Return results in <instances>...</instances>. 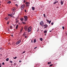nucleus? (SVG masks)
Returning <instances> with one entry per match:
<instances>
[{
	"label": "nucleus",
	"instance_id": "f257e3e1",
	"mask_svg": "<svg viewBox=\"0 0 67 67\" xmlns=\"http://www.w3.org/2000/svg\"><path fill=\"white\" fill-rule=\"evenodd\" d=\"M25 4H26V7L27 8H29V6H30V3H29V2H26L25 3Z\"/></svg>",
	"mask_w": 67,
	"mask_h": 67
},
{
	"label": "nucleus",
	"instance_id": "f03ea898",
	"mask_svg": "<svg viewBox=\"0 0 67 67\" xmlns=\"http://www.w3.org/2000/svg\"><path fill=\"white\" fill-rule=\"evenodd\" d=\"M24 21L25 22H26L27 21V18H28L27 16H24Z\"/></svg>",
	"mask_w": 67,
	"mask_h": 67
},
{
	"label": "nucleus",
	"instance_id": "7ed1b4c3",
	"mask_svg": "<svg viewBox=\"0 0 67 67\" xmlns=\"http://www.w3.org/2000/svg\"><path fill=\"white\" fill-rule=\"evenodd\" d=\"M40 25L42 26V27L44 26V22L43 21H41L40 23Z\"/></svg>",
	"mask_w": 67,
	"mask_h": 67
},
{
	"label": "nucleus",
	"instance_id": "20e7f679",
	"mask_svg": "<svg viewBox=\"0 0 67 67\" xmlns=\"http://www.w3.org/2000/svg\"><path fill=\"white\" fill-rule=\"evenodd\" d=\"M31 29H32V27H30L28 28L27 30L28 32H30L31 31Z\"/></svg>",
	"mask_w": 67,
	"mask_h": 67
},
{
	"label": "nucleus",
	"instance_id": "39448f33",
	"mask_svg": "<svg viewBox=\"0 0 67 67\" xmlns=\"http://www.w3.org/2000/svg\"><path fill=\"white\" fill-rule=\"evenodd\" d=\"M25 7V4H23L21 7V10H23Z\"/></svg>",
	"mask_w": 67,
	"mask_h": 67
},
{
	"label": "nucleus",
	"instance_id": "423d86ee",
	"mask_svg": "<svg viewBox=\"0 0 67 67\" xmlns=\"http://www.w3.org/2000/svg\"><path fill=\"white\" fill-rule=\"evenodd\" d=\"M16 10V8L15 7H14L12 9V11H15V10Z\"/></svg>",
	"mask_w": 67,
	"mask_h": 67
},
{
	"label": "nucleus",
	"instance_id": "0eeeda50",
	"mask_svg": "<svg viewBox=\"0 0 67 67\" xmlns=\"http://www.w3.org/2000/svg\"><path fill=\"white\" fill-rule=\"evenodd\" d=\"M21 40H19V41H18L17 42H16V45H18L19 44V43H20V42H21Z\"/></svg>",
	"mask_w": 67,
	"mask_h": 67
},
{
	"label": "nucleus",
	"instance_id": "6e6552de",
	"mask_svg": "<svg viewBox=\"0 0 67 67\" xmlns=\"http://www.w3.org/2000/svg\"><path fill=\"white\" fill-rule=\"evenodd\" d=\"M17 19H18L17 18H16V19H15L16 23H18V21H19V20Z\"/></svg>",
	"mask_w": 67,
	"mask_h": 67
},
{
	"label": "nucleus",
	"instance_id": "1a4fd4ad",
	"mask_svg": "<svg viewBox=\"0 0 67 67\" xmlns=\"http://www.w3.org/2000/svg\"><path fill=\"white\" fill-rule=\"evenodd\" d=\"M44 26H45L44 28H45L46 27H47L48 26V25L47 24H45L44 25Z\"/></svg>",
	"mask_w": 67,
	"mask_h": 67
},
{
	"label": "nucleus",
	"instance_id": "9d476101",
	"mask_svg": "<svg viewBox=\"0 0 67 67\" xmlns=\"http://www.w3.org/2000/svg\"><path fill=\"white\" fill-rule=\"evenodd\" d=\"M20 20L21 21H23V20H24V19L23 18H21L20 19Z\"/></svg>",
	"mask_w": 67,
	"mask_h": 67
},
{
	"label": "nucleus",
	"instance_id": "9b49d317",
	"mask_svg": "<svg viewBox=\"0 0 67 67\" xmlns=\"http://www.w3.org/2000/svg\"><path fill=\"white\" fill-rule=\"evenodd\" d=\"M24 27V29H26V28H28V26L27 25H26V26H25Z\"/></svg>",
	"mask_w": 67,
	"mask_h": 67
},
{
	"label": "nucleus",
	"instance_id": "f8f14e48",
	"mask_svg": "<svg viewBox=\"0 0 67 67\" xmlns=\"http://www.w3.org/2000/svg\"><path fill=\"white\" fill-rule=\"evenodd\" d=\"M32 9L33 11H34V10H35V8L34 7H32Z\"/></svg>",
	"mask_w": 67,
	"mask_h": 67
},
{
	"label": "nucleus",
	"instance_id": "ddd939ff",
	"mask_svg": "<svg viewBox=\"0 0 67 67\" xmlns=\"http://www.w3.org/2000/svg\"><path fill=\"white\" fill-rule=\"evenodd\" d=\"M36 39H35L34 41V43H36Z\"/></svg>",
	"mask_w": 67,
	"mask_h": 67
},
{
	"label": "nucleus",
	"instance_id": "4468645a",
	"mask_svg": "<svg viewBox=\"0 0 67 67\" xmlns=\"http://www.w3.org/2000/svg\"><path fill=\"white\" fill-rule=\"evenodd\" d=\"M60 3L61 5H63V1H61L60 2Z\"/></svg>",
	"mask_w": 67,
	"mask_h": 67
},
{
	"label": "nucleus",
	"instance_id": "2eb2a0df",
	"mask_svg": "<svg viewBox=\"0 0 67 67\" xmlns=\"http://www.w3.org/2000/svg\"><path fill=\"white\" fill-rule=\"evenodd\" d=\"M11 3V2L10 1H9L7 2V3H9V4H10Z\"/></svg>",
	"mask_w": 67,
	"mask_h": 67
},
{
	"label": "nucleus",
	"instance_id": "dca6fc26",
	"mask_svg": "<svg viewBox=\"0 0 67 67\" xmlns=\"http://www.w3.org/2000/svg\"><path fill=\"white\" fill-rule=\"evenodd\" d=\"M4 19H5V20H7H7H8V18L6 17V18H5Z\"/></svg>",
	"mask_w": 67,
	"mask_h": 67
},
{
	"label": "nucleus",
	"instance_id": "f3484780",
	"mask_svg": "<svg viewBox=\"0 0 67 67\" xmlns=\"http://www.w3.org/2000/svg\"><path fill=\"white\" fill-rule=\"evenodd\" d=\"M40 39L41 41H43V38H40Z\"/></svg>",
	"mask_w": 67,
	"mask_h": 67
},
{
	"label": "nucleus",
	"instance_id": "a211bd4d",
	"mask_svg": "<svg viewBox=\"0 0 67 67\" xmlns=\"http://www.w3.org/2000/svg\"><path fill=\"white\" fill-rule=\"evenodd\" d=\"M18 27V25H17L16 27V29H17Z\"/></svg>",
	"mask_w": 67,
	"mask_h": 67
},
{
	"label": "nucleus",
	"instance_id": "6ab92c4d",
	"mask_svg": "<svg viewBox=\"0 0 67 67\" xmlns=\"http://www.w3.org/2000/svg\"><path fill=\"white\" fill-rule=\"evenodd\" d=\"M44 33L45 34H46V33H47V30L44 31Z\"/></svg>",
	"mask_w": 67,
	"mask_h": 67
},
{
	"label": "nucleus",
	"instance_id": "aec40b11",
	"mask_svg": "<svg viewBox=\"0 0 67 67\" xmlns=\"http://www.w3.org/2000/svg\"><path fill=\"white\" fill-rule=\"evenodd\" d=\"M8 16H10L11 17L12 16V15H11L10 14H8Z\"/></svg>",
	"mask_w": 67,
	"mask_h": 67
},
{
	"label": "nucleus",
	"instance_id": "412c9836",
	"mask_svg": "<svg viewBox=\"0 0 67 67\" xmlns=\"http://www.w3.org/2000/svg\"><path fill=\"white\" fill-rule=\"evenodd\" d=\"M14 13H12V14H11V15H12V16L14 15Z\"/></svg>",
	"mask_w": 67,
	"mask_h": 67
},
{
	"label": "nucleus",
	"instance_id": "4be33fe9",
	"mask_svg": "<svg viewBox=\"0 0 67 67\" xmlns=\"http://www.w3.org/2000/svg\"><path fill=\"white\" fill-rule=\"evenodd\" d=\"M28 29V28H26L25 29V31H27Z\"/></svg>",
	"mask_w": 67,
	"mask_h": 67
},
{
	"label": "nucleus",
	"instance_id": "5701e85b",
	"mask_svg": "<svg viewBox=\"0 0 67 67\" xmlns=\"http://www.w3.org/2000/svg\"><path fill=\"white\" fill-rule=\"evenodd\" d=\"M6 60V61H8L9 60V58H7Z\"/></svg>",
	"mask_w": 67,
	"mask_h": 67
},
{
	"label": "nucleus",
	"instance_id": "b1692460",
	"mask_svg": "<svg viewBox=\"0 0 67 67\" xmlns=\"http://www.w3.org/2000/svg\"><path fill=\"white\" fill-rule=\"evenodd\" d=\"M25 38H27V36H25Z\"/></svg>",
	"mask_w": 67,
	"mask_h": 67
},
{
	"label": "nucleus",
	"instance_id": "393cba45",
	"mask_svg": "<svg viewBox=\"0 0 67 67\" xmlns=\"http://www.w3.org/2000/svg\"><path fill=\"white\" fill-rule=\"evenodd\" d=\"M23 27H22L21 28V30H23Z\"/></svg>",
	"mask_w": 67,
	"mask_h": 67
},
{
	"label": "nucleus",
	"instance_id": "a878e982",
	"mask_svg": "<svg viewBox=\"0 0 67 67\" xmlns=\"http://www.w3.org/2000/svg\"><path fill=\"white\" fill-rule=\"evenodd\" d=\"M22 23H23V24H26L24 22H22Z\"/></svg>",
	"mask_w": 67,
	"mask_h": 67
},
{
	"label": "nucleus",
	"instance_id": "bb28decb",
	"mask_svg": "<svg viewBox=\"0 0 67 67\" xmlns=\"http://www.w3.org/2000/svg\"><path fill=\"white\" fill-rule=\"evenodd\" d=\"M17 58V57H15V58L13 57L14 59H16Z\"/></svg>",
	"mask_w": 67,
	"mask_h": 67
},
{
	"label": "nucleus",
	"instance_id": "cd10ccee",
	"mask_svg": "<svg viewBox=\"0 0 67 67\" xmlns=\"http://www.w3.org/2000/svg\"><path fill=\"white\" fill-rule=\"evenodd\" d=\"M43 16H44V18H46V16L45 15V14H43Z\"/></svg>",
	"mask_w": 67,
	"mask_h": 67
},
{
	"label": "nucleus",
	"instance_id": "c85d7f7f",
	"mask_svg": "<svg viewBox=\"0 0 67 67\" xmlns=\"http://www.w3.org/2000/svg\"><path fill=\"white\" fill-rule=\"evenodd\" d=\"M13 16L12 15V16H11V17H12L13 18H14V19H15V17L14 16Z\"/></svg>",
	"mask_w": 67,
	"mask_h": 67
},
{
	"label": "nucleus",
	"instance_id": "c756f323",
	"mask_svg": "<svg viewBox=\"0 0 67 67\" xmlns=\"http://www.w3.org/2000/svg\"><path fill=\"white\" fill-rule=\"evenodd\" d=\"M56 3V2H54L53 4H55Z\"/></svg>",
	"mask_w": 67,
	"mask_h": 67
},
{
	"label": "nucleus",
	"instance_id": "7c9ffc66",
	"mask_svg": "<svg viewBox=\"0 0 67 67\" xmlns=\"http://www.w3.org/2000/svg\"><path fill=\"white\" fill-rule=\"evenodd\" d=\"M49 22V24H50V23H51V21L50 20Z\"/></svg>",
	"mask_w": 67,
	"mask_h": 67
},
{
	"label": "nucleus",
	"instance_id": "2f4dec72",
	"mask_svg": "<svg viewBox=\"0 0 67 67\" xmlns=\"http://www.w3.org/2000/svg\"><path fill=\"white\" fill-rule=\"evenodd\" d=\"M23 35H25V32H24V34H23Z\"/></svg>",
	"mask_w": 67,
	"mask_h": 67
},
{
	"label": "nucleus",
	"instance_id": "473e14b6",
	"mask_svg": "<svg viewBox=\"0 0 67 67\" xmlns=\"http://www.w3.org/2000/svg\"><path fill=\"white\" fill-rule=\"evenodd\" d=\"M10 29H12V26H10Z\"/></svg>",
	"mask_w": 67,
	"mask_h": 67
},
{
	"label": "nucleus",
	"instance_id": "72a5a7b5",
	"mask_svg": "<svg viewBox=\"0 0 67 67\" xmlns=\"http://www.w3.org/2000/svg\"><path fill=\"white\" fill-rule=\"evenodd\" d=\"M14 65H16V63H14Z\"/></svg>",
	"mask_w": 67,
	"mask_h": 67
},
{
	"label": "nucleus",
	"instance_id": "f704fd0d",
	"mask_svg": "<svg viewBox=\"0 0 67 67\" xmlns=\"http://www.w3.org/2000/svg\"><path fill=\"white\" fill-rule=\"evenodd\" d=\"M24 11L25 12H26V9H25Z\"/></svg>",
	"mask_w": 67,
	"mask_h": 67
},
{
	"label": "nucleus",
	"instance_id": "c9c22d12",
	"mask_svg": "<svg viewBox=\"0 0 67 67\" xmlns=\"http://www.w3.org/2000/svg\"><path fill=\"white\" fill-rule=\"evenodd\" d=\"M53 24H54V23L53 22L51 23V25H53Z\"/></svg>",
	"mask_w": 67,
	"mask_h": 67
},
{
	"label": "nucleus",
	"instance_id": "e433bc0d",
	"mask_svg": "<svg viewBox=\"0 0 67 67\" xmlns=\"http://www.w3.org/2000/svg\"><path fill=\"white\" fill-rule=\"evenodd\" d=\"M16 5L17 7H18V5L17 4H16Z\"/></svg>",
	"mask_w": 67,
	"mask_h": 67
},
{
	"label": "nucleus",
	"instance_id": "4c0bfd02",
	"mask_svg": "<svg viewBox=\"0 0 67 67\" xmlns=\"http://www.w3.org/2000/svg\"><path fill=\"white\" fill-rule=\"evenodd\" d=\"M53 66V64H51L49 66L51 67V66Z\"/></svg>",
	"mask_w": 67,
	"mask_h": 67
},
{
	"label": "nucleus",
	"instance_id": "58836bf2",
	"mask_svg": "<svg viewBox=\"0 0 67 67\" xmlns=\"http://www.w3.org/2000/svg\"><path fill=\"white\" fill-rule=\"evenodd\" d=\"M62 28L63 30H64V26L62 27Z\"/></svg>",
	"mask_w": 67,
	"mask_h": 67
},
{
	"label": "nucleus",
	"instance_id": "ea45409f",
	"mask_svg": "<svg viewBox=\"0 0 67 67\" xmlns=\"http://www.w3.org/2000/svg\"><path fill=\"white\" fill-rule=\"evenodd\" d=\"M10 62L11 63H13L12 61H10Z\"/></svg>",
	"mask_w": 67,
	"mask_h": 67
},
{
	"label": "nucleus",
	"instance_id": "a19ab883",
	"mask_svg": "<svg viewBox=\"0 0 67 67\" xmlns=\"http://www.w3.org/2000/svg\"><path fill=\"white\" fill-rule=\"evenodd\" d=\"M25 53V51H24L23 52V53Z\"/></svg>",
	"mask_w": 67,
	"mask_h": 67
},
{
	"label": "nucleus",
	"instance_id": "79ce46f5",
	"mask_svg": "<svg viewBox=\"0 0 67 67\" xmlns=\"http://www.w3.org/2000/svg\"><path fill=\"white\" fill-rule=\"evenodd\" d=\"M37 47H35L34 48V49H36V48H37Z\"/></svg>",
	"mask_w": 67,
	"mask_h": 67
},
{
	"label": "nucleus",
	"instance_id": "37998d69",
	"mask_svg": "<svg viewBox=\"0 0 67 67\" xmlns=\"http://www.w3.org/2000/svg\"><path fill=\"white\" fill-rule=\"evenodd\" d=\"M9 21H8V22L7 23V24H8H8H9Z\"/></svg>",
	"mask_w": 67,
	"mask_h": 67
},
{
	"label": "nucleus",
	"instance_id": "c03bdc74",
	"mask_svg": "<svg viewBox=\"0 0 67 67\" xmlns=\"http://www.w3.org/2000/svg\"><path fill=\"white\" fill-rule=\"evenodd\" d=\"M25 0H24L23 1L24 3H25Z\"/></svg>",
	"mask_w": 67,
	"mask_h": 67
},
{
	"label": "nucleus",
	"instance_id": "a18cd8bd",
	"mask_svg": "<svg viewBox=\"0 0 67 67\" xmlns=\"http://www.w3.org/2000/svg\"><path fill=\"white\" fill-rule=\"evenodd\" d=\"M22 30H21L20 31V32L21 33V32H22Z\"/></svg>",
	"mask_w": 67,
	"mask_h": 67
},
{
	"label": "nucleus",
	"instance_id": "49530a36",
	"mask_svg": "<svg viewBox=\"0 0 67 67\" xmlns=\"http://www.w3.org/2000/svg\"><path fill=\"white\" fill-rule=\"evenodd\" d=\"M2 64H3V65H4V63H2Z\"/></svg>",
	"mask_w": 67,
	"mask_h": 67
},
{
	"label": "nucleus",
	"instance_id": "de8ad7c7",
	"mask_svg": "<svg viewBox=\"0 0 67 67\" xmlns=\"http://www.w3.org/2000/svg\"><path fill=\"white\" fill-rule=\"evenodd\" d=\"M47 22L48 23V22H49V20H48L47 21Z\"/></svg>",
	"mask_w": 67,
	"mask_h": 67
},
{
	"label": "nucleus",
	"instance_id": "09e8293b",
	"mask_svg": "<svg viewBox=\"0 0 67 67\" xmlns=\"http://www.w3.org/2000/svg\"><path fill=\"white\" fill-rule=\"evenodd\" d=\"M11 36H12V37H13V35H11Z\"/></svg>",
	"mask_w": 67,
	"mask_h": 67
},
{
	"label": "nucleus",
	"instance_id": "8fccbe9b",
	"mask_svg": "<svg viewBox=\"0 0 67 67\" xmlns=\"http://www.w3.org/2000/svg\"><path fill=\"white\" fill-rule=\"evenodd\" d=\"M48 64L49 65V62H48Z\"/></svg>",
	"mask_w": 67,
	"mask_h": 67
},
{
	"label": "nucleus",
	"instance_id": "3c124183",
	"mask_svg": "<svg viewBox=\"0 0 67 67\" xmlns=\"http://www.w3.org/2000/svg\"><path fill=\"white\" fill-rule=\"evenodd\" d=\"M19 63H21V60H19Z\"/></svg>",
	"mask_w": 67,
	"mask_h": 67
},
{
	"label": "nucleus",
	"instance_id": "603ef678",
	"mask_svg": "<svg viewBox=\"0 0 67 67\" xmlns=\"http://www.w3.org/2000/svg\"><path fill=\"white\" fill-rule=\"evenodd\" d=\"M57 9H58V8H59V7H57Z\"/></svg>",
	"mask_w": 67,
	"mask_h": 67
},
{
	"label": "nucleus",
	"instance_id": "864d4df0",
	"mask_svg": "<svg viewBox=\"0 0 67 67\" xmlns=\"http://www.w3.org/2000/svg\"><path fill=\"white\" fill-rule=\"evenodd\" d=\"M49 64H51V62H49Z\"/></svg>",
	"mask_w": 67,
	"mask_h": 67
},
{
	"label": "nucleus",
	"instance_id": "5fc2aeb1",
	"mask_svg": "<svg viewBox=\"0 0 67 67\" xmlns=\"http://www.w3.org/2000/svg\"><path fill=\"white\" fill-rule=\"evenodd\" d=\"M52 31V30L50 31H49V32H51Z\"/></svg>",
	"mask_w": 67,
	"mask_h": 67
},
{
	"label": "nucleus",
	"instance_id": "6e6d98bb",
	"mask_svg": "<svg viewBox=\"0 0 67 67\" xmlns=\"http://www.w3.org/2000/svg\"><path fill=\"white\" fill-rule=\"evenodd\" d=\"M56 2V3H58V1H57V2Z\"/></svg>",
	"mask_w": 67,
	"mask_h": 67
},
{
	"label": "nucleus",
	"instance_id": "4d7b16f0",
	"mask_svg": "<svg viewBox=\"0 0 67 67\" xmlns=\"http://www.w3.org/2000/svg\"><path fill=\"white\" fill-rule=\"evenodd\" d=\"M38 30L37 31H38V29H39L38 28Z\"/></svg>",
	"mask_w": 67,
	"mask_h": 67
},
{
	"label": "nucleus",
	"instance_id": "13d9d810",
	"mask_svg": "<svg viewBox=\"0 0 67 67\" xmlns=\"http://www.w3.org/2000/svg\"><path fill=\"white\" fill-rule=\"evenodd\" d=\"M9 29H8V31H9Z\"/></svg>",
	"mask_w": 67,
	"mask_h": 67
},
{
	"label": "nucleus",
	"instance_id": "bf43d9fd",
	"mask_svg": "<svg viewBox=\"0 0 67 67\" xmlns=\"http://www.w3.org/2000/svg\"><path fill=\"white\" fill-rule=\"evenodd\" d=\"M54 29H52V30L51 31H53V30Z\"/></svg>",
	"mask_w": 67,
	"mask_h": 67
},
{
	"label": "nucleus",
	"instance_id": "052dcab7",
	"mask_svg": "<svg viewBox=\"0 0 67 67\" xmlns=\"http://www.w3.org/2000/svg\"><path fill=\"white\" fill-rule=\"evenodd\" d=\"M2 66L1 65H0V67H1Z\"/></svg>",
	"mask_w": 67,
	"mask_h": 67
},
{
	"label": "nucleus",
	"instance_id": "680f3d73",
	"mask_svg": "<svg viewBox=\"0 0 67 67\" xmlns=\"http://www.w3.org/2000/svg\"><path fill=\"white\" fill-rule=\"evenodd\" d=\"M1 63H0V65H1Z\"/></svg>",
	"mask_w": 67,
	"mask_h": 67
},
{
	"label": "nucleus",
	"instance_id": "e2e57ef3",
	"mask_svg": "<svg viewBox=\"0 0 67 67\" xmlns=\"http://www.w3.org/2000/svg\"><path fill=\"white\" fill-rule=\"evenodd\" d=\"M1 1H0V3H1Z\"/></svg>",
	"mask_w": 67,
	"mask_h": 67
},
{
	"label": "nucleus",
	"instance_id": "0e129e2a",
	"mask_svg": "<svg viewBox=\"0 0 67 67\" xmlns=\"http://www.w3.org/2000/svg\"><path fill=\"white\" fill-rule=\"evenodd\" d=\"M45 35H46V34H45Z\"/></svg>",
	"mask_w": 67,
	"mask_h": 67
},
{
	"label": "nucleus",
	"instance_id": "69168bd1",
	"mask_svg": "<svg viewBox=\"0 0 67 67\" xmlns=\"http://www.w3.org/2000/svg\"><path fill=\"white\" fill-rule=\"evenodd\" d=\"M14 0V1H16V0Z\"/></svg>",
	"mask_w": 67,
	"mask_h": 67
},
{
	"label": "nucleus",
	"instance_id": "338daca9",
	"mask_svg": "<svg viewBox=\"0 0 67 67\" xmlns=\"http://www.w3.org/2000/svg\"><path fill=\"white\" fill-rule=\"evenodd\" d=\"M0 49H1V48H0Z\"/></svg>",
	"mask_w": 67,
	"mask_h": 67
},
{
	"label": "nucleus",
	"instance_id": "774afa93",
	"mask_svg": "<svg viewBox=\"0 0 67 67\" xmlns=\"http://www.w3.org/2000/svg\"><path fill=\"white\" fill-rule=\"evenodd\" d=\"M0 5H1V4H0Z\"/></svg>",
	"mask_w": 67,
	"mask_h": 67
}]
</instances>
